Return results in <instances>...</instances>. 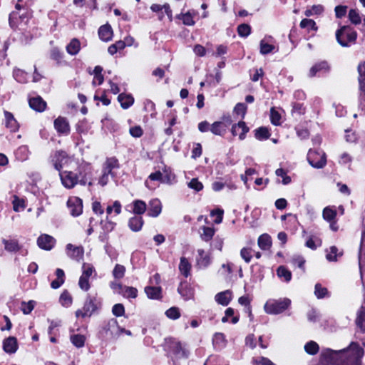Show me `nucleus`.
<instances>
[{
	"instance_id": "f257e3e1",
	"label": "nucleus",
	"mask_w": 365,
	"mask_h": 365,
	"mask_svg": "<svg viewBox=\"0 0 365 365\" xmlns=\"http://www.w3.org/2000/svg\"><path fill=\"white\" fill-rule=\"evenodd\" d=\"M364 349L356 342L339 351L330 349L322 350L319 365H361Z\"/></svg>"
},
{
	"instance_id": "f03ea898",
	"label": "nucleus",
	"mask_w": 365,
	"mask_h": 365,
	"mask_svg": "<svg viewBox=\"0 0 365 365\" xmlns=\"http://www.w3.org/2000/svg\"><path fill=\"white\" fill-rule=\"evenodd\" d=\"M356 32L350 26H343L336 31L337 42L344 47L349 46V43L355 42Z\"/></svg>"
},
{
	"instance_id": "7ed1b4c3",
	"label": "nucleus",
	"mask_w": 365,
	"mask_h": 365,
	"mask_svg": "<svg viewBox=\"0 0 365 365\" xmlns=\"http://www.w3.org/2000/svg\"><path fill=\"white\" fill-rule=\"evenodd\" d=\"M290 304L291 300L288 298L273 300L265 304L264 310L269 314H278L287 310Z\"/></svg>"
},
{
	"instance_id": "20e7f679",
	"label": "nucleus",
	"mask_w": 365,
	"mask_h": 365,
	"mask_svg": "<svg viewBox=\"0 0 365 365\" xmlns=\"http://www.w3.org/2000/svg\"><path fill=\"white\" fill-rule=\"evenodd\" d=\"M307 160L313 168H322L327 163L326 154L322 150L318 151L309 149L307 154Z\"/></svg>"
},
{
	"instance_id": "39448f33",
	"label": "nucleus",
	"mask_w": 365,
	"mask_h": 365,
	"mask_svg": "<svg viewBox=\"0 0 365 365\" xmlns=\"http://www.w3.org/2000/svg\"><path fill=\"white\" fill-rule=\"evenodd\" d=\"M118 329L119 327L116 319H111L102 327L99 331V336L103 339H110L115 337Z\"/></svg>"
},
{
	"instance_id": "423d86ee",
	"label": "nucleus",
	"mask_w": 365,
	"mask_h": 365,
	"mask_svg": "<svg viewBox=\"0 0 365 365\" xmlns=\"http://www.w3.org/2000/svg\"><path fill=\"white\" fill-rule=\"evenodd\" d=\"M61 180L63 186L66 188H73L78 183L79 176L78 173L72 171H63L60 173Z\"/></svg>"
},
{
	"instance_id": "0eeeda50",
	"label": "nucleus",
	"mask_w": 365,
	"mask_h": 365,
	"mask_svg": "<svg viewBox=\"0 0 365 365\" xmlns=\"http://www.w3.org/2000/svg\"><path fill=\"white\" fill-rule=\"evenodd\" d=\"M232 123L230 116L224 118V121H215L210 127V131L217 135L223 136L227 131V127Z\"/></svg>"
},
{
	"instance_id": "6e6552de",
	"label": "nucleus",
	"mask_w": 365,
	"mask_h": 365,
	"mask_svg": "<svg viewBox=\"0 0 365 365\" xmlns=\"http://www.w3.org/2000/svg\"><path fill=\"white\" fill-rule=\"evenodd\" d=\"M170 350L177 358H187L189 351L182 345L180 341L175 339H170Z\"/></svg>"
},
{
	"instance_id": "1a4fd4ad",
	"label": "nucleus",
	"mask_w": 365,
	"mask_h": 365,
	"mask_svg": "<svg viewBox=\"0 0 365 365\" xmlns=\"http://www.w3.org/2000/svg\"><path fill=\"white\" fill-rule=\"evenodd\" d=\"M54 128L58 133L67 135L70 133V125L66 118L59 116L54 120Z\"/></svg>"
},
{
	"instance_id": "9d476101",
	"label": "nucleus",
	"mask_w": 365,
	"mask_h": 365,
	"mask_svg": "<svg viewBox=\"0 0 365 365\" xmlns=\"http://www.w3.org/2000/svg\"><path fill=\"white\" fill-rule=\"evenodd\" d=\"M331 69L330 65L327 61L316 63L309 70V76L312 78L317 73H328Z\"/></svg>"
},
{
	"instance_id": "9b49d317",
	"label": "nucleus",
	"mask_w": 365,
	"mask_h": 365,
	"mask_svg": "<svg viewBox=\"0 0 365 365\" xmlns=\"http://www.w3.org/2000/svg\"><path fill=\"white\" fill-rule=\"evenodd\" d=\"M56 243V240L51 235L43 234L37 239L38 246L45 250H51Z\"/></svg>"
},
{
	"instance_id": "f8f14e48",
	"label": "nucleus",
	"mask_w": 365,
	"mask_h": 365,
	"mask_svg": "<svg viewBox=\"0 0 365 365\" xmlns=\"http://www.w3.org/2000/svg\"><path fill=\"white\" fill-rule=\"evenodd\" d=\"M67 205L73 216H78L82 213L83 202L81 199L78 197L70 198L67 202Z\"/></svg>"
},
{
	"instance_id": "ddd939ff",
	"label": "nucleus",
	"mask_w": 365,
	"mask_h": 365,
	"mask_svg": "<svg viewBox=\"0 0 365 365\" xmlns=\"http://www.w3.org/2000/svg\"><path fill=\"white\" fill-rule=\"evenodd\" d=\"M98 309L97 300L95 297L88 295L86 300L84 303L83 309V314L90 317L93 313Z\"/></svg>"
},
{
	"instance_id": "4468645a",
	"label": "nucleus",
	"mask_w": 365,
	"mask_h": 365,
	"mask_svg": "<svg viewBox=\"0 0 365 365\" xmlns=\"http://www.w3.org/2000/svg\"><path fill=\"white\" fill-rule=\"evenodd\" d=\"M250 130L245 122L240 121L238 123L232 125L231 132L235 136L239 134V138L242 140L245 138L247 133Z\"/></svg>"
},
{
	"instance_id": "2eb2a0df",
	"label": "nucleus",
	"mask_w": 365,
	"mask_h": 365,
	"mask_svg": "<svg viewBox=\"0 0 365 365\" xmlns=\"http://www.w3.org/2000/svg\"><path fill=\"white\" fill-rule=\"evenodd\" d=\"M3 349L6 353L14 354L18 349L17 339L14 336H9L3 341Z\"/></svg>"
},
{
	"instance_id": "dca6fc26",
	"label": "nucleus",
	"mask_w": 365,
	"mask_h": 365,
	"mask_svg": "<svg viewBox=\"0 0 365 365\" xmlns=\"http://www.w3.org/2000/svg\"><path fill=\"white\" fill-rule=\"evenodd\" d=\"M67 157L66 153L63 150H56L51 156V162L56 170L60 171L62 168V161Z\"/></svg>"
},
{
	"instance_id": "f3484780",
	"label": "nucleus",
	"mask_w": 365,
	"mask_h": 365,
	"mask_svg": "<svg viewBox=\"0 0 365 365\" xmlns=\"http://www.w3.org/2000/svg\"><path fill=\"white\" fill-rule=\"evenodd\" d=\"M161 202L158 199H153L149 202L148 215L150 217H155L161 212Z\"/></svg>"
},
{
	"instance_id": "a211bd4d",
	"label": "nucleus",
	"mask_w": 365,
	"mask_h": 365,
	"mask_svg": "<svg viewBox=\"0 0 365 365\" xmlns=\"http://www.w3.org/2000/svg\"><path fill=\"white\" fill-rule=\"evenodd\" d=\"M29 106L32 109L38 112H42L46 108V103L41 97L37 96L29 99Z\"/></svg>"
},
{
	"instance_id": "6ab92c4d",
	"label": "nucleus",
	"mask_w": 365,
	"mask_h": 365,
	"mask_svg": "<svg viewBox=\"0 0 365 365\" xmlns=\"http://www.w3.org/2000/svg\"><path fill=\"white\" fill-rule=\"evenodd\" d=\"M5 115V125L7 128H9L11 132H16L19 129V124L16 120L14 118L13 114L9 111H4Z\"/></svg>"
},
{
	"instance_id": "aec40b11",
	"label": "nucleus",
	"mask_w": 365,
	"mask_h": 365,
	"mask_svg": "<svg viewBox=\"0 0 365 365\" xmlns=\"http://www.w3.org/2000/svg\"><path fill=\"white\" fill-rule=\"evenodd\" d=\"M99 38L103 41L111 40L113 36V30L109 24L101 26L98 29Z\"/></svg>"
},
{
	"instance_id": "412c9836",
	"label": "nucleus",
	"mask_w": 365,
	"mask_h": 365,
	"mask_svg": "<svg viewBox=\"0 0 365 365\" xmlns=\"http://www.w3.org/2000/svg\"><path fill=\"white\" fill-rule=\"evenodd\" d=\"M144 224L143 219L141 216H134L128 221V226L133 232H138L142 229Z\"/></svg>"
},
{
	"instance_id": "4be33fe9",
	"label": "nucleus",
	"mask_w": 365,
	"mask_h": 365,
	"mask_svg": "<svg viewBox=\"0 0 365 365\" xmlns=\"http://www.w3.org/2000/svg\"><path fill=\"white\" fill-rule=\"evenodd\" d=\"M232 292L230 290L221 292L215 295L216 302L222 305L227 306L231 301Z\"/></svg>"
},
{
	"instance_id": "5701e85b",
	"label": "nucleus",
	"mask_w": 365,
	"mask_h": 365,
	"mask_svg": "<svg viewBox=\"0 0 365 365\" xmlns=\"http://www.w3.org/2000/svg\"><path fill=\"white\" fill-rule=\"evenodd\" d=\"M2 242L4 245V249L9 252H16L21 249V246L19 244L16 240H6L2 239Z\"/></svg>"
},
{
	"instance_id": "b1692460",
	"label": "nucleus",
	"mask_w": 365,
	"mask_h": 365,
	"mask_svg": "<svg viewBox=\"0 0 365 365\" xmlns=\"http://www.w3.org/2000/svg\"><path fill=\"white\" fill-rule=\"evenodd\" d=\"M118 101L120 102L123 109L130 107L134 103V98L130 94L120 93L118 96Z\"/></svg>"
},
{
	"instance_id": "393cba45",
	"label": "nucleus",
	"mask_w": 365,
	"mask_h": 365,
	"mask_svg": "<svg viewBox=\"0 0 365 365\" xmlns=\"http://www.w3.org/2000/svg\"><path fill=\"white\" fill-rule=\"evenodd\" d=\"M198 257H197V265L200 267H207L211 262L210 255H206L202 249L197 250Z\"/></svg>"
},
{
	"instance_id": "a878e982",
	"label": "nucleus",
	"mask_w": 365,
	"mask_h": 365,
	"mask_svg": "<svg viewBox=\"0 0 365 365\" xmlns=\"http://www.w3.org/2000/svg\"><path fill=\"white\" fill-rule=\"evenodd\" d=\"M359 83L361 92L365 96V62L358 66Z\"/></svg>"
},
{
	"instance_id": "bb28decb",
	"label": "nucleus",
	"mask_w": 365,
	"mask_h": 365,
	"mask_svg": "<svg viewBox=\"0 0 365 365\" xmlns=\"http://www.w3.org/2000/svg\"><path fill=\"white\" fill-rule=\"evenodd\" d=\"M258 245L264 250H267L271 247L272 240L269 235L263 234L258 238Z\"/></svg>"
},
{
	"instance_id": "cd10ccee",
	"label": "nucleus",
	"mask_w": 365,
	"mask_h": 365,
	"mask_svg": "<svg viewBox=\"0 0 365 365\" xmlns=\"http://www.w3.org/2000/svg\"><path fill=\"white\" fill-rule=\"evenodd\" d=\"M80 48L81 43L79 40L77 38H73L71 41V42L67 45L66 51L69 54L74 56L79 52Z\"/></svg>"
},
{
	"instance_id": "c85d7f7f",
	"label": "nucleus",
	"mask_w": 365,
	"mask_h": 365,
	"mask_svg": "<svg viewBox=\"0 0 365 365\" xmlns=\"http://www.w3.org/2000/svg\"><path fill=\"white\" fill-rule=\"evenodd\" d=\"M66 249L68 251L72 250V254L70 255L68 253V255L73 259H78L83 255V249L82 247H75L72 244H68Z\"/></svg>"
},
{
	"instance_id": "c756f323",
	"label": "nucleus",
	"mask_w": 365,
	"mask_h": 365,
	"mask_svg": "<svg viewBox=\"0 0 365 365\" xmlns=\"http://www.w3.org/2000/svg\"><path fill=\"white\" fill-rule=\"evenodd\" d=\"M133 212L135 215L139 216L145 212V210L147 209V205L144 201L140 200H136L133 201Z\"/></svg>"
},
{
	"instance_id": "7c9ffc66",
	"label": "nucleus",
	"mask_w": 365,
	"mask_h": 365,
	"mask_svg": "<svg viewBox=\"0 0 365 365\" xmlns=\"http://www.w3.org/2000/svg\"><path fill=\"white\" fill-rule=\"evenodd\" d=\"M190 269L191 264L188 260L185 257H182L180 258V262L179 264V269L181 274H183L185 277H187L190 274Z\"/></svg>"
},
{
	"instance_id": "2f4dec72",
	"label": "nucleus",
	"mask_w": 365,
	"mask_h": 365,
	"mask_svg": "<svg viewBox=\"0 0 365 365\" xmlns=\"http://www.w3.org/2000/svg\"><path fill=\"white\" fill-rule=\"evenodd\" d=\"M269 130L266 127H259L255 130V136L257 140H267L270 137Z\"/></svg>"
},
{
	"instance_id": "473e14b6",
	"label": "nucleus",
	"mask_w": 365,
	"mask_h": 365,
	"mask_svg": "<svg viewBox=\"0 0 365 365\" xmlns=\"http://www.w3.org/2000/svg\"><path fill=\"white\" fill-rule=\"evenodd\" d=\"M145 292L149 298L157 299L160 297L161 288L151 286L146 287L145 288Z\"/></svg>"
},
{
	"instance_id": "72a5a7b5",
	"label": "nucleus",
	"mask_w": 365,
	"mask_h": 365,
	"mask_svg": "<svg viewBox=\"0 0 365 365\" xmlns=\"http://www.w3.org/2000/svg\"><path fill=\"white\" fill-rule=\"evenodd\" d=\"M13 76L14 78L21 83L27 82L28 73L21 69L15 68L13 71Z\"/></svg>"
},
{
	"instance_id": "f704fd0d",
	"label": "nucleus",
	"mask_w": 365,
	"mask_h": 365,
	"mask_svg": "<svg viewBox=\"0 0 365 365\" xmlns=\"http://www.w3.org/2000/svg\"><path fill=\"white\" fill-rule=\"evenodd\" d=\"M259 46H260V53L262 55L269 54V53L273 52L276 48V47L266 42L265 39H262L260 41Z\"/></svg>"
},
{
	"instance_id": "c9c22d12",
	"label": "nucleus",
	"mask_w": 365,
	"mask_h": 365,
	"mask_svg": "<svg viewBox=\"0 0 365 365\" xmlns=\"http://www.w3.org/2000/svg\"><path fill=\"white\" fill-rule=\"evenodd\" d=\"M179 19L182 21L183 24L186 26H193L195 22L193 20V16L189 11L185 14H180L177 16Z\"/></svg>"
},
{
	"instance_id": "e433bc0d",
	"label": "nucleus",
	"mask_w": 365,
	"mask_h": 365,
	"mask_svg": "<svg viewBox=\"0 0 365 365\" xmlns=\"http://www.w3.org/2000/svg\"><path fill=\"white\" fill-rule=\"evenodd\" d=\"M74 173H78L79 176L78 183L85 185L87 183L88 180V173L86 171V168L84 166H80L78 169L74 172Z\"/></svg>"
},
{
	"instance_id": "4c0bfd02",
	"label": "nucleus",
	"mask_w": 365,
	"mask_h": 365,
	"mask_svg": "<svg viewBox=\"0 0 365 365\" xmlns=\"http://www.w3.org/2000/svg\"><path fill=\"white\" fill-rule=\"evenodd\" d=\"M202 230L203 231L200 234V237H201L202 240L205 241V242L210 241L212 238V237H213V235L215 234L214 228L210 227L203 226L202 227Z\"/></svg>"
},
{
	"instance_id": "58836bf2",
	"label": "nucleus",
	"mask_w": 365,
	"mask_h": 365,
	"mask_svg": "<svg viewBox=\"0 0 365 365\" xmlns=\"http://www.w3.org/2000/svg\"><path fill=\"white\" fill-rule=\"evenodd\" d=\"M277 274L280 278H284L286 282H289L292 279V273L284 266H279L277 269Z\"/></svg>"
},
{
	"instance_id": "ea45409f",
	"label": "nucleus",
	"mask_w": 365,
	"mask_h": 365,
	"mask_svg": "<svg viewBox=\"0 0 365 365\" xmlns=\"http://www.w3.org/2000/svg\"><path fill=\"white\" fill-rule=\"evenodd\" d=\"M127 298H135L138 295V290L133 287L124 286L122 291L119 292Z\"/></svg>"
},
{
	"instance_id": "a19ab883",
	"label": "nucleus",
	"mask_w": 365,
	"mask_h": 365,
	"mask_svg": "<svg viewBox=\"0 0 365 365\" xmlns=\"http://www.w3.org/2000/svg\"><path fill=\"white\" fill-rule=\"evenodd\" d=\"M106 167L104 170L109 174H112V170L115 168H118V160L115 158H108L106 162Z\"/></svg>"
},
{
	"instance_id": "79ce46f5",
	"label": "nucleus",
	"mask_w": 365,
	"mask_h": 365,
	"mask_svg": "<svg viewBox=\"0 0 365 365\" xmlns=\"http://www.w3.org/2000/svg\"><path fill=\"white\" fill-rule=\"evenodd\" d=\"M71 341L75 346L81 348L84 346L86 338L81 334H73L71 336Z\"/></svg>"
},
{
	"instance_id": "37998d69",
	"label": "nucleus",
	"mask_w": 365,
	"mask_h": 365,
	"mask_svg": "<svg viewBox=\"0 0 365 365\" xmlns=\"http://www.w3.org/2000/svg\"><path fill=\"white\" fill-rule=\"evenodd\" d=\"M300 27L302 29H307L308 31H317V26L314 20L309 19H304L300 22Z\"/></svg>"
},
{
	"instance_id": "c03bdc74",
	"label": "nucleus",
	"mask_w": 365,
	"mask_h": 365,
	"mask_svg": "<svg viewBox=\"0 0 365 365\" xmlns=\"http://www.w3.org/2000/svg\"><path fill=\"white\" fill-rule=\"evenodd\" d=\"M305 351L311 355L316 354L319 349V345L314 341H310L304 346Z\"/></svg>"
},
{
	"instance_id": "a18cd8bd",
	"label": "nucleus",
	"mask_w": 365,
	"mask_h": 365,
	"mask_svg": "<svg viewBox=\"0 0 365 365\" xmlns=\"http://www.w3.org/2000/svg\"><path fill=\"white\" fill-rule=\"evenodd\" d=\"M314 294L318 299H322L329 296V292L326 287H323L320 284L317 283L314 287Z\"/></svg>"
},
{
	"instance_id": "49530a36",
	"label": "nucleus",
	"mask_w": 365,
	"mask_h": 365,
	"mask_svg": "<svg viewBox=\"0 0 365 365\" xmlns=\"http://www.w3.org/2000/svg\"><path fill=\"white\" fill-rule=\"evenodd\" d=\"M60 302L64 307H68L72 304V297L67 290H64L60 296Z\"/></svg>"
},
{
	"instance_id": "de8ad7c7",
	"label": "nucleus",
	"mask_w": 365,
	"mask_h": 365,
	"mask_svg": "<svg viewBox=\"0 0 365 365\" xmlns=\"http://www.w3.org/2000/svg\"><path fill=\"white\" fill-rule=\"evenodd\" d=\"M175 181V175L171 171H168L166 168L163 173V183L172 184Z\"/></svg>"
},
{
	"instance_id": "09e8293b",
	"label": "nucleus",
	"mask_w": 365,
	"mask_h": 365,
	"mask_svg": "<svg viewBox=\"0 0 365 365\" xmlns=\"http://www.w3.org/2000/svg\"><path fill=\"white\" fill-rule=\"evenodd\" d=\"M336 216V211L329 207H327L323 210V217L324 220L331 222L334 220Z\"/></svg>"
},
{
	"instance_id": "8fccbe9b",
	"label": "nucleus",
	"mask_w": 365,
	"mask_h": 365,
	"mask_svg": "<svg viewBox=\"0 0 365 365\" xmlns=\"http://www.w3.org/2000/svg\"><path fill=\"white\" fill-rule=\"evenodd\" d=\"M35 304H36V302L34 300H30L28 302H22L21 309L24 314H29L34 309Z\"/></svg>"
},
{
	"instance_id": "3c124183",
	"label": "nucleus",
	"mask_w": 365,
	"mask_h": 365,
	"mask_svg": "<svg viewBox=\"0 0 365 365\" xmlns=\"http://www.w3.org/2000/svg\"><path fill=\"white\" fill-rule=\"evenodd\" d=\"M239 36L242 37H247L251 33V27L247 24H242L237 27Z\"/></svg>"
},
{
	"instance_id": "603ef678",
	"label": "nucleus",
	"mask_w": 365,
	"mask_h": 365,
	"mask_svg": "<svg viewBox=\"0 0 365 365\" xmlns=\"http://www.w3.org/2000/svg\"><path fill=\"white\" fill-rule=\"evenodd\" d=\"M125 267L123 265L117 264L113 270V275L114 278L120 279L124 277Z\"/></svg>"
},
{
	"instance_id": "864d4df0",
	"label": "nucleus",
	"mask_w": 365,
	"mask_h": 365,
	"mask_svg": "<svg viewBox=\"0 0 365 365\" xmlns=\"http://www.w3.org/2000/svg\"><path fill=\"white\" fill-rule=\"evenodd\" d=\"M349 19L355 25L361 24V19L359 12L355 9H351L349 12Z\"/></svg>"
},
{
	"instance_id": "5fc2aeb1",
	"label": "nucleus",
	"mask_w": 365,
	"mask_h": 365,
	"mask_svg": "<svg viewBox=\"0 0 365 365\" xmlns=\"http://www.w3.org/2000/svg\"><path fill=\"white\" fill-rule=\"evenodd\" d=\"M338 249L335 246H332L330 247V253L327 254L326 257L327 259L330 262H334L337 260V257L341 256L342 254H337Z\"/></svg>"
},
{
	"instance_id": "6e6d98bb",
	"label": "nucleus",
	"mask_w": 365,
	"mask_h": 365,
	"mask_svg": "<svg viewBox=\"0 0 365 365\" xmlns=\"http://www.w3.org/2000/svg\"><path fill=\"white\" fill-rule=\"evenodd\" d=\"M166 316L172 319H177L180 317V313L178 307H171L168 309L165 312Z\"/></svg>"
},
{
	"instance_id": "4d7b16f0",
	"label": "nucleus",
	"mask_w": 365,
	"mask_h": 365,
	"mask_svg": "<svg viewBox=\"0 0 365 365\" xmlns=\"http://www.w3.org/2000/svg\"><path fill=\"white\" fill-rule=\"evenodd\" d=\"M188 187L196 191H200L203 189V185L197 178H192L188 183Z\"/></svg>"
},
{
	"instance_id": "13d9d810",
	"label": "nucleus",
	"mask_w": 365,
	"mask_h": 365,
	"mask_svg": "<svg viewBox=\"0 0 365 365\" xmlns=\"http://www.w3.org/2000/svg\"><path fill=\"white\" fill-rule=\"evenodd\" d=\"M88 277L81 275L79 279L78 285L83 291H88L90 289V284Z\"/></svg>"
},
{
	"instance_id": "bf43d9fd",
	"label": "nucleus",
	"mask_w": 365,
	"mask_h": 365,
	"mask_svg": "<svg viewBox=\"0 0 365 365\" xmlns=\"http://www.w3.org/2000/svg\"><path fill=\"white\" fill-rule=\"evenodd\" d=\"M305 112V108L303 106L302 103H292V114L296 113L297 115H302Z\"/></svg>"
},
{
	"instance_id": "052dcab7",
	"label": "nucleus",
	"mask_w": 365,
	"mask_h": 365,
	"mask_svg": "<svg viewBox=\"0 0 365 365\" xmlns=\"http://www.w3.org/2000/svg\"><path fill=\"white\" fill-rule=\"evenodd\" d=\"M270 113V118L272 123L274 125H279V121L281 119L280 114L277 111H276L274 108L271 109Z\"/></svg>"
},
{
	"instance_id": "680f3d73",
	"label": "nucleus",
	"mask_w": 365,
	"mask_h": 365,
	"mask_svg": "<svg viewBox=\"0 0 365 365\" xmlns=\"http://www.w3.org/2000/svg\"><path fill=\"white\" fill-rule=\"evenodd\" d=\"M113 314L116 317H121L125 314L124 306L122 304H116L113 307Z\"/></svg>"
},
{
	"instance_id": "e2e57ef3",
	"label": "nucleus",
	"mask_w": 365,
	"mask_h": 365,
	"mask_svg": "<svg viewBox=\"0 0 365 365\" xmlns=\"http://www.w3.org/2000/svg\"><path fill=\"white\" fill-rule=\"evenodd\" d=\"M247 108V106L245 103H238L235 106V107L234 108V111L237 114H238V115L241 114L242 118H244V117H245V115L246 114Z\"/></svg>"
},
{
	"instance_id": "0e129e2a",
	"label": "nucleus",
	"mask_w": 365,
	"mask_h": 365,
	"mask_svg": "<svg viewBox=\"0 0 365 365\" xmlns=\"http://www.w3.org/2000/svg\"><path fill=\"white\" fill-rule=\"evenodd\" d=\"M83 273L82 275L89 278L93 272H94V267L91 264L84 263L83 264Z\"/></svg>"
},
{
	"instance_id": "69168bd1",
	"label": "nucleus",
	"mask_w": 365,
	"mask_h": 365,
	"mask_svg": "<svg viewBox=\"0 0 365 365\" xmlns=\"http://www.w3.org/2000/svg\"><path fill=\"white\" fill-rule=\"evenodd\" d=\"M240 255L247 263H249L252 259L251 249L247 247L242 248L240 251Z\"/></svg>"
},
{
	"instance_id": "338daca9",
	"label": "nucleus",
	"mask_w": 365,
	"mask_h": 365,
	"mask_svg": "<svg viewBox=\"0 0 365 365\" xmlns=\"http://www.w3.org/2000/svg\"><path fill=\"white\" fill-rule=\"evenodd\" d=\"M13 207L16 212H19L20 209H24L25 207L24 200H21L15 196L13 201Z\"/></svg>"
},
{
	"instance_id": "774afa93",
	"label": "nucleus",
	"mask_w": 365,
	"mask_h": 365,
	"mask_svg": "<svg viewBox=\"0 0 365 365\" xmlns=\"http://www.w3.org/2000/svg\"><path fill=\"white\" fill-rule=\"evenodd\" d=\"M252 361L255 365H275L269 359L263 356L259 358V359H253Z\"/></svg>"
}]
</instances>
